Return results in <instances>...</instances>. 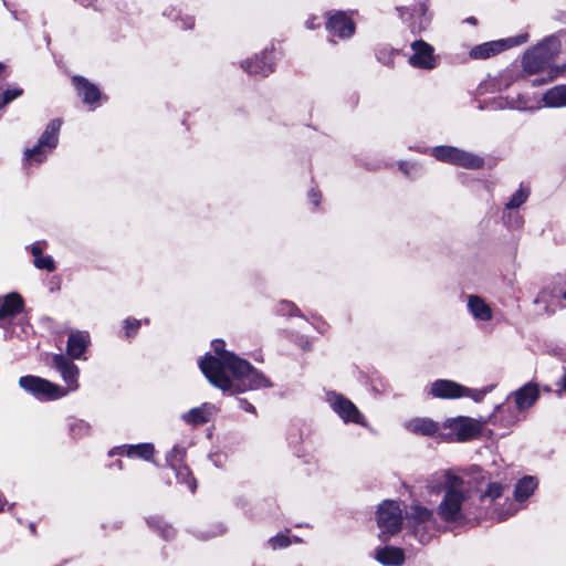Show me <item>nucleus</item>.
Listing matches in <instances>:
<instances>
[{"mask_svg": "<svg viewBox=\"0 0 566 566\" xmlns=\"http://www.w3.org/2000/svg\"><path fill=\"white\" fill-rule=\"evenodd\" d=\"M242 67L250 74L266 76L273 71L272 62L268 55L256 56L253 61H245Z\"/></svg>", "mask_w": 566, "mask_h": 566, "instance_id": "nucleus-27", "label": "nucleus"}, {"mask_svg": "<svg viewBox=\"0 0 566 566\" xmlns=\"http://www.w3.org/2000/svg\"><path fill=\"white\" fill-rule=\"evenodd\" d=\"M430 154L440 161L469 169L480 168L483 165V159L479 156L451 146L434 147L431 149Z\"/></svg>", "mask_w": 566, "mask_h": 566, "instance_id": "nucleus-11", "label": "nucleus"}, {"mask_svg": "<svg viewBox=\"0 0 566 566\" xmlns=\"http://www.w3.org/2000/svg\"><path fill=\"white\" fill-rule=\"evenodd\" d=\"M73 83L76 87L78 96L82 97L85 104L94 105L99 101L101 93L96 85L80 76L73 77Z\"/></svg>", "mask_w": 566, "mask_h": 566, "instance_id": "nucleus-22", "label": "nucleus"}, {"mask_svg": "<svg viewBox=\"0 0 566 566\" xmlns=\"http://www.w3.org/2000/svg\"><path fill=\"white\" fill-rule=\"evenodd\" d=\"M412 54L409 57V64L416 69L433 70L439 63V56L434 54V49L429 43L418 40L411 44Z\"/></svg>", "mask_w": 566, "mask_h": 566, "instance_id": "nucleus-15", "label": "nucleus"}, {"mask_svg": "<svg viewBox=\"0 0 566 566\" xmlns=\"http://www.w3.org/2000/svg\"><path fill=\"white\" fill-rule=\"evenodd\" d=\"M560 44L554 36H548L539 42L537 45L528 49L522 60L524 72L527 74H536L542 71L548 72V78H536L533 81V86L544 85L552 82L559 74V70L551 67L549 62L553 61L559 53Z\"/></svg>", "mask_w": 566, "mask_h": 566, "instance_id": "nucleus-3", "label": "nucleus"}, {"mask_svg": "<svg viewBox=\"0 0 566 566\" xmlns=\"http://www.w3.org/2000/svg\"><path fill=\"white\" fill-rule=\"evenodd\" d=\"M24 302L17 293H10L0 298V328L6 333V337L15 335L21 337L29 333L30 326L19 317L23 311Z\"/></svg>", "mask_w": 566, "mask_h": 566, "instance_id": "nucleus-5", "label": "nucleus"}, {"mask_svg": "<svg viewBox=\"0 0 566 566\" xmlns=\"http://www.w3.org/2000/svg\"><path fill=\"white\" fill-rule=\"evenodd\" d=\"M70 430L74 437H83L90 432V426L83 420H77L71 424Z\"/></svg>", "mask_w": 566, "mask_h": 566, "instance_id": "nucleus-35", "label": "nucleus"}, {"mask_svg": "<svg viewBox=\"0 0 566 566\" xmlns=\"http://www.w3.org/2000/svg\"><path fill=\"white\" fill-rule=\"evenodd\" d=\"M139 327H140V321H137L135 318H128L125 321V329H126V335L128 337L133 336Z\"/></svg>", "mask_w": 566, "mask_h": 566, "instance_id": "nucleus-37", "label": "nucleus"}, {"mask_svg": "<svg viewBox=\"0 0 566 566\" xmlns=\"http://www.w3.org/2000/svg\"><path fill=\"white\" fill-rule=\"evenodd\" d=\"M517 510H518V507H516L513 503H510V507L507 509L506 512H497L496 513V518L500 521L504 520L507 516L515 514L517 512Z\"/></svg>", "mask_w": 566, "mask_h": 566, "instance_id": "nucleus-38", "label": "nucleus"}, {"mask_svg": "<svg viewBox=\"0 0 566 566\" xmlns=\"http://www.w3.org/2000/svg\"><path fill=\"white\" fill-rule=\"evenodd\" d=\"M283 305L287 307L289 313H291L292 308H294L293 304H290L287 302L283 303Z\"/></svg>", "mask_w": 566, "mask_h": 566, "instance_id": "nucleus-44", "label": "nucleus"}, {"mask_svg": "<svg viewBox=\"0 0 566 566\" xmlns=\"http://www.w3.org/2000/svg\"><path fill=\"white\" fill-rule=\"evenodd\" d=\"M270 546L273 549L286 547L291 544V541L285 534H279L269 541Z\"/></svg>", "mask_w": 566, "mask_h": 566, "instance_id": "nucleus-36", "label": "nucleus"}, {"mask_svg": "<svg viewBox=\"0 0 566 566\" xmlns=\"http://www.w3.org/2000/svg\"><path fill=\"white\" fill-rule=\"evenodd\" d=\"M407 518L413 522L415 525L428 523L432 521L433 513L431 510L420 506L412 505L410 510L406 513Z\"/></svg>", "mask_w": 566, "mask_h": 566, "instance_id": "nucleus-29", "label": "nucleus"}, {"mask_svg": "<svg viewBox=\"0 0 566 566\" xmlns=\"http://www.w3.org/2000/svg\"><path fill=\"white\" fill-rule=\"evenodd\" d=\"M19 385L40 400H55L67 395L64 387L38 376H23L19 379Z\"/></svg>", "mask_w": 566, "mask_h": 566, "instance_id": "nucleus-6", "label": "nucleus"}, {"mask_svg": "<svg viewBox=\"0 0 566 566\" xmlns=\"http://www.w3.org/2000/svg\"><path fill=\"white\" fill-rule=\"evenodd\" d=\"M61 128V120L54 119L48 126L42 134L39 144L32 149L25 150V161L30 165L42 163L48 155V151L52 150L57 145L59 130Z\"/></svg>", "mask_w": 566, "mask_h": 566, "instance_id": "nucleus-10", "label": "nucleus"}, {"mask_svg": "<svg viewBox=\"0 0 566 566\" xmlns=\"http://www.w3.org/2000/svg\"><path fill=\"white\" fill-rule=\"evenodd\" d=\"M500 107H502V108L510 107V108H516V109H521V111H534V109L541 108L542 105L531 107L527 105V102L523 97L518 96L515 99L505 101V103L501 102Z\"/></svg>", "mask_w": 566, "mask_h": 566, "instance_id": "nucleus-33", "label": "nucleus"}, {"mask_svg": "<svg viewBox=\"0 0 566 566\" xmlns=\"http://www.w3.org/2000/svg\"><path fill=\"white\" fill-rule=\"evenodd\" d=\"M49 365L60 373L62 380L66 385V388L64 389L67 391V394L78 389L80 369L67 357L63 356L62 354H54L51 356V361Z\"/></svg>", "mask_w": 566, "mask_h": 566, "instance_id": "nucleus-14", "label": "nucleus"}, {"mask_svg": "<svg viewBox=\"0 0 566 566\" xmlns=\"http://www.w3.org/2000/svg\"><path fill=\"white\" fill-rule=\"evenodd\" d=\"M543 106L551 108L566 107V85H556L547 90L542 97Z\"/></svg>", "mask_w": 566, "mask_h": 566, "instance_id": "nucleus-26", "label": "nucleus"}, {"mask_svg": "<svg viewBox=\"0 0 566 566\" xmlns=\"http://www.w3.org/2000/svg\"><path fill=\"white\" fill-rule=\"evenodd\" d=\"M467 306L473 318L476 321L489 322L493 317L491 306L479 295H468Z\"/></svg>", "mask_w": 566, "mask_h": 566, "instance_id": "nucleus-21", "label": "nucleus"}, {"mask_svg": "<svg viewBox=\"0 0 566 566\" xmlns=\"http://www.w3.org/2000/svg\"><path fill=\"white\" fill-rule=\"evenodd\" d=\"M483 424L484 423L470 417L460 416L450 418L442 424V429L449 430V432L442 436H446L450 440L467 441L479 436Z\"/></svg>", "mask_w": 566, "mask_h": 566, "instance_id": "nucleus-9", "label": "nucleus"}, {"mask_svg": "<svg viewBox=\"0 0 566 566\" xmlns=\"http://www.w3.org/2000/svg\"><path fill=\"white\" fill-rule=\"evenodd\" d=\"M468 22H470V23H475V19H474V18H469V19H468Z\"/></svg>", "mask_w": 566, "mask_h": 566, "instance_id": "nucleus-47", "label": "nucleus"}, {"mask_svg": "<svg viewBox=\"0 0 566 566\" xmlns=\"http://www.w3.org/2000/svg\"><path fill=\"white\" fill-rule=\"evenodd\" d=\"M408 431L422 436H442V426L428 418H415L405 423Z\"/></svg>", "mask_w": 566, "mask_h": 566, "instance_id": "nucleus-20", "label": "nucleus"}, {"mask_svg": "<svg viewBox=\"0 0 566 566\" xmlns=\"http://www.w3.org/2000/svg\"><path fill=\"white\" fill-rule=\"evenodd\" d=\"M31 253L34 256L33 263L35 268L46 270L49 272H52L55 269L53 259L48 255H42V251L39 245H33Z\"/></svg>", "mask_w": 566, "mask_h": 566, "instance_id": "nucleus-30", "label": "nucleus"}, {"mask_svg": "<svg viewBox=\"0 0 566 566\" xmlns=\"http://www.w3.org/2000/svg\"><path fill=\"white\" fill-rule=\"evenodd\" d=\"M528 196L530 190L527 188L521 187L506 202V209H517L527 200Z\"/></svg>", "mask_w": 566, "mask_h": 566, "instance_id": "nucleus-32", "label": "nucleus"}, {"mask_svg": "<svg viewBox=\"0 0 566 566\" xmlns=\"http://www.w3.org/2000/svg\"><path fill=\"white\" fill-rule=\"evenodd\" d=\"M408 164H401L400 165V169L405 170L406 174H409V171L407 169H405V167H407Z\"/></svg>", "mask_w": 566, "mask_h": 566, "instance_id": "nucleus-45", "label": "nucleus"}, {"mask_svg": "<svg viewBox=\"0 0 566 566\" xmlns=\"http://www.w3.org/2000/svg\"><path fill=\"white\" fill-rule=\"evenodd\" d=\"M511 397L514 399L515 410L509 405H500L491 419L493 423H500L503 427H511L521 420L520 412L531 408L539 397V389L535 384H526Z\"/></svg>", "mask_w": 566, "mask_h": 566, "instance_id": "nucleus-4", "label": "nucleus"}, {"mask_svg": "<svg viewBox=\"0 0 566 566\" xmlns=\"http://www.w3.org/2000/svg\"><path fill=\"white\" fill-rule=\"evenodd\" d=\"M514 80H515V78H514V76H513V75H509V74H507V75H505V87L510 86V84H511L512 82H514Z\"/></svg>", "mask_w": 566, "mask_h": 566, "instance_id": "nucleus-41", "label": "nucleus"}, {"mask_svg": "<svg viewBox=\"0 0 566 566\" xmlns=\"http://www.w3.org/2000/svg\"><path fill=\"white\" fill-rule=\"evenodd\" d=\"M430 394L436 398L455 399L469 397L474 401H481L486 394L485 389H470L455 381L439 379L431 384Z\"/></svg>", "mask_w": 566, "mask_h": 566, "instance_id": "nucleus-8", "label": "nucleus"}, {"mask_svg": "<svg viewBox=\"0 0 566 566\" xmlns=\"http://www.w3.org/2000/svg\"><path fill=\"white\" fill-rule=\"evenodd\" d=\"M326 29L332 35L344 39L354 33L355 25L344 12H335L328 17Z\"/></svg>", "mask_w": 566, "mask_h": 566, "instance_id": "nucleus-17", "label": "nucleus"}, {"mask_svg": "<svg viewBox=\"0 0 566 566\" xmlns=\"http://www.w3.org/2000/svg\"><path fill=\"white\" fill-rule=\"evenodd\" d=\"M537 482L532 476H525L518 481L515 489V499L521 502L526 500L536 489Z\"/></svg>", "mask_w": 566, "mask_h": 566, "instance_id": "nucleus-28", "label": "nucleus"}, {"mask_svg": "<svg viewBox=\"0 0 566 566\" xmlns=\"http://www.w3.org/2000/svg\"><path fill=\"white\" fill-rule=\"evenodd\" d=\"M184 457H185V450L182 448L175 447L172 449L168 460H169L171 467L174 468V470L176 471V476H177L178 481L187 484L189 491L191 493H193L197 488V483H196V480L193 479L189 468L186 465L177 467V464L179 462H181Z\"/></svg>", "mask_w": 566, "mask_h": 566, "instance_id": "nucleus-16", "label": "nucleus"}, {"mask_svg": "<svg viewBox=\"0 0 566 566\" xmlns=\"http://www.w3.org/2000/svg\"><path fill=\"white\" fill-rule=\"evenodd\" d=\"M109 454H126L129 458L150 460L154 454V447L150 443L122 446L111 450Z\"/></svg>", "mask_w": 566, "mask_h": 566, "instance_id": "nucleus-23", "label": "nucleus"}, {"mask_svg": "<svg viewBox=\"0 0 566 566\" xmlns=\"http://www.w3.org/2000/svg\"><path fill=\"white\" fill-rule=\"evenodd\" d=\"M22 94V90L19 87L8 88L3 92L0 97V108L9 104L11 101L15 99Z\"/></svg>", "mask_w": 566, "mask_h": 566, "instance_id": "nucleus-34", "label": "nucleus"}, {"mask_svg": "<svg viewBox=\"0 0 566 566\" xmlns=\"http://www.w3.org/2000/svg\"><path fill=\"white\" fill-rule=\"evenodd\" d=\"M311 201L314 203V206H318L319 203V193L315 190H311L310 192Z\"/></svg>", "mask_w": 566, "mask_h": 566, "instance_id": "nucleus-39", "label": "nucleus"}, {"mask_svg": "<svg viewBox=\"0 0 566 566\" xmlns=\"http://www.w3.org/2000/svg\"><path fill=\"white\" fill-rule=\"evenodd\" d=\"M504 486L500 483L493 482L490 483L485 491H483L480 495L481 502H494L496 499L501 497L503 494Z\"/></svg>", "mask_w": 566, "mask_h": 566, "instance_id": "nucleus-31", "label": "nucleus"}, {"mask_svg": "<svg viewBox=\"0 0 566 566\" xmlns=\"http://www.w3.org/2000/svg\"><path fill=\"white\" fill-rule=\"evenodd\" d=\"M402 522V511L399 505L391 500L384 501L377 511V524L380 528V537L386 541L391 535L400 531Z\"/></svg>", "mask_w": 566, "mask_h": 566, "instance_id": "nucleus-7", "label": "nucleus"}, {"mask_svg": "<svg viewBox=\"0 0 566 566\" xmlns=\"http://www.w3.org/2000/svg\"><path fill=\"white\" fill-rule=\"evenodd\" d=\"M306 27L308 29H314L316 27V24L314 23V19L307 20L306 21Z\"/></svg>", "mask_w": 566, "mask_h": 566, "instance_id": "nucleus-42", "label": "nucleus"}, {"mask_svg": "<svg viewBox=\"0 0 566 566\" xmlns=\"http://www.w3.org/2000/svg\"><path fill=\"white\" fill-rule=\"evenodd\" d=\"M563 388L566 391V373H565V375L563 377Z\"/></svg>", "mask_w": 566, "mask_h": 566, "instance_id": "nucleus-46", "label": "nucleus"}, {"mask_svg": "<svg viewBox=\"0 0 566 566\" xmlns=\"http://www.w3.org/2000/svg\"><path fill=\"white\" fill-rule=\"evenodd\" d=\"M375 558L382 565L399 566L405 562V554L401 548L386 546L375 551Z\"/></svg>", "mask_w": 566, "mask_h": 566, "instance_id": "nucleus-25", "label": "nucleus"}, {"mask_svg": "<svg viewBox=\"0 0 566 566\" xmlns=\"http://www.w3.org/2000/svg\"><path fill=\"white\" fill-rule=\"evenodd\" d=\"M4 504H6V501H4L3 496L0 494V512L3 511Z\"/></svg>", "mask_w": 566, "mask_h": 566, "instance_id": "nucleus-43", "label": "nucleus"}, {"mask_svg": "<svg viewBox=\"0 0 566 566\" xmlns=\"http://www.w3.org/2000/svg\"><path fill=\"white\" fill-rule=\"evenodd\" d=\"M560 298L566 300V290L562 289H544L539 292L537 297L535 298V304L543 305V310L547 313H554L558 307H562L563 304Z\"/></svg>", "mask_w": 566, "mask_h": 566, "instance_id": "nucleus-18", "label": "nucleus"}, {"mask_svg": "<svg viewBox=\"0 0 566 566\" xmlns=\"http://www.w3.org/2000/svg\"><path fill=\"white\" fill-rule=\"evenodd\" d=\"M240 406L242 409H244L248 412H252V413L254 412V407L245 400H241Z\"/></svg>", "mask_w": 566, "mask_h": 566, "instance_id": "nucleus-40", "label": "nucleus"}, {"mask_svg": "<svg viewBox=\"0 0 566 566\" xmlns=\"http://www.w3.org/2000/svg\"><path fill=\"white\" fill-rule=\"evenodd\" d=\"M427 489L433 493H443L437 507V513L442 521L462 523L468 518L471 488L462 476L449 471L437 472L428 479Z\"/></svg>", "mask_w": 566, "mask_h": 566, "instance_id": "nucleus-2", "label": "nucleus"}, {"mask_svg": "<svg viewBox=\"0 0 566 566\" xmlns=\"http://www.w3.org/2000/svg\"><path fill=\"white\" fill-rule=\"evenodd\" d=\"M216 357L207 355L200 369L208 380L223 391L242 392L248 389L269 387V379L254 369L247 360L224 349V342H212Z\"/></svg>", "mask_w": 566, "mask_h": 566, "instance_id": "nucleus-1", "label": "nucleus"}, {"mask_svg": "<svg viewBox=\"0 0 566 566\" xmlns=\"http://www.w3.org/2000/svg\"><path fill=\"white\" fill-rule=\"evenodd\" d=\"M326 401L344 422L364 424V418L357 407L343 395L328 391L326 394Z\"/></svg>", "mask_w": 566, "mask_h": 566, "instance_id": "nucleus-13", "label": "nucleus"}, {"mask_svg": "<svg viewBox=\"0 0 566 566\" xmlns=\"http://www.w3.org/2000/svg\"><path fill=\"white\" fill-rule=\"evenodd\" d=\"M216 408L211 403H203L200 407L192 408L182 415V420L192 426H199L209 421L214 413Z\"/></svg>", "mask_w": 566, "mask_h": 566, "instance_id": "nucleus-24", "label": "nucleus"}, {"mask_svg": "<svg viewBox=\"0 0 566 566\" xmlns=\"http://www.w3.org/2000/svg\"><path fill=\"white\" fill-rule=\"evenodd\" d=\"M90 342V334L87 332H71L66 346L67 355L73 359H81Z\"/></svg>", "mask_w": 566, "mask_h": 566, "instance_id": "nucleus-19", "label": "nucleus"}, {"mask_svg": "<svg viewBox=\"0 0 566 566\" xmlns=\"http://www.w3.org/2000/svg\"><path fill=\"white\" fill-rule=\"evenodd\" d=\"M527 40H528V34L521 33L516 36H511L507 39L485 42V43H482V44L476 45L473 49H471L470 56L475 60L489 59V57L494 56L507 49L524 44L525 42H527Z\"/></svg>", "mask_w": 566, "mask_h": 566, "instance_id": "nucleus-12", "label": "nucleus"}]
</instances>
